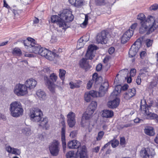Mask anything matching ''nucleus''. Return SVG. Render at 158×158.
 <instances>
[{
  "label": "nucleus",
  "mask_w": 158,
  "mask_h": 158,
  "mask_svg": "<svg viewBox=\"0 0 158 158\" xmlns=\"http://www.w3.org/2000/svg\"><path fill=\"white\" fill-rule=\"evenodd\" d=\"M137 19L140 21L139 31L141 34L146 32V34H149L158 27V18L156 19L153 16H149L146 19L144 14L140 13L138 15Z\"/></svg>",
  "instance_id": "obj_1"
},
{
  "label": "nucleus",
  "mask_w": 158,
  "mask_h": 158,
  "mask_svg": "<svg viewBox=\"0 0 158 158\" xmlns=\"http://www.w3.org/2000/svg\"><path fill=\"white\" fill-rule=\"evenodd\" d=\"M74 19L72 12L68 10H64L60 15H52L51 17L52 23H56L62 29L67 28L66 23L71 22Z\"/></svg>",
  "instance_id": "obj_2"
},
{
  "label": "nucleus",
  "mask_w": 158,
  "mask_h": 158,
  "mask_svg": "<svg viewBox=\"0 0 158 158\" xmlns=\"http://www.w3.org/2000/svg\"><path fill=\"white\" fill-rule=\"evenodd\" d=\"M147 104L145 100L141 101L140 103V109L142 113L145 115V118L146 119L156 120L158 115L154 113L149 112L148 108L152 107L158 108V103L153 101H152L149 105L146 106Z\"/></svg>",
  "instance_id": "obj_3"
},
{
  "label": "nucleus",
  "mask_w": 158,
  "mask_h": 158,
  "mask_svg": "<svg viewBox=\"0 0 158 158\" xmlns=\"http://www.w3.org/2000/svg\"><path fill=\"white\" fill-rule=\"evenodd\" d=\"M97 49V47L95 45H89L85 55L86 59L82 58L80 62V65L81 67L85 69L89 68V65L87 60L92 59L94 57L95 51Z\"/></svg>",
  "instance_id": "obj_4"
},
{
  "label": "nucleus",
  "mask_w": 158,
  "mask_h": 158,
  "mask_svg": "<svg viewBox=\"0 0 158 158\" xmlns=\"http://www.w3.org/2000/svg\"><path fill=\"white\" fill-rule=\"evenodd\" d=\"M10 115L14 117H18L23 115V110L21 103L19 101L12 102L10 105Z\"/></svg>",
  "instance_id": "obj_5"
},
{
  "label": "nucleus",
  "mask_w": 158,
  "mask_h": 158,
  "mask_svg": "<svg viewBox=\"0 0 158 158\" xmlns=\"http://www.w3.org/2000/svg\"><path fill=\"white\" fill-rule=\"evenodd\" d=\"M93 114V112L87 110L84 113L81 118V125L82 127H85L87 126L89 128V132H90L93 127V125L90 124L88 123V120L89 119L92 117Z\"/></svg>",
  "instance_id": "obj_6"
},
{
  "label": "nucleus",
  "mask_w": 158,
  "mask_h": 158,
  "mask_svg": "<svg viewBox=\"0 0 158 158\" xmlns=\"http://www.w3.org/2000/svg\"><path fill=\"white\" fill-rule=\"evenodd\" d=\"M118 86H117L115 88L114 90L111 93L110 96L115 98L113 100L109 101L107 103L108 106L110 108H116L119 105L120 102L119 98H116L120 93L118 89H117ZM118 87L120 86H118Z\"/></svg>",
  "instance_id": "obj_7"
},
{
  "label": "nucleus",
  "mask_w": 158,
  "mask_h": 158,
  "mask_svg": "<svg viewBox=\"0 0 158 158\" xmlns=\"http://www.w3.org/2000/svg\"><path fill=\"white\" fill-rule=\"evenodd\" d=\"M13 92L17 96H23L28 93L27 87L25 85L18 83L14 87Z\"/></svg>",
  "instance_id": "obj_8"
},
{
  "label": "nucleus",
  "mask_w": 158,
  "mask_h": 158,
  "mask_svg": "<svg viewBox=\"0 0 158 158\" xmlns=\"http://www.w3.org/2000/svg\"><path fill=\"white\" fill-rule=\"evenodd\" d=\"M50 79L52 82L47 77V76H44V80L46 81V84L48 86L49 90L52 92L53 93L55 91V85L53 82H56V81L57 77L56 74L53 73H52L50 76Z\"/></svg>",
  "instance_id": "obj_9"
},
{
  "label": "nucleus",
  "mask_w": 158,
  "mask_h": 158,
  "mask_svg": "<svg viewBox=\"0 0 158 158\" xmlns=\"http://www.w3.org/2000/svg\"><path fill=\"white\" fill-rule=\"evenodd\" d=\"M60 143L59 142L56 140H54L49 144L48 149L50 153L53 156H57L60 151Z\"/></svg>",
  "instance_id": "obj_10"
},
{
  "label": "nucleus",
  "mask_w": 158,
  "mask_h": 158,
  "mask_svg": "<svg viewBox=\"0 0 158 158\" xmlns=\"http://www.w3.org/2000/svg\"><path fill=\"white\" fill-rule=\"evenodd\" d=\"M39 55L45 57L50 60H53L55 58L57 57L58 55L49 51L47 49L43 48H41L39 50Z\"/></svg>",
  "instance_id": "obj_11"
},
{
  "label": "nucleus",
  "mask_w": 158,
  "mask_h": 158,
  "mask_svg": "<svg viewBox=\"0 0 158 158\" xmlns=\"http://www.w3.org/2000/svg\"><path fill=\"white\" fill-rule=\"evenodd\" d=\"M43 114L41 110L38 108H34L31 112V119L34 122H38L42 119Z\"/></svg>",
  "instance_id": "obj_12"
},
{
  "label": "nucleus",
  "mask_w": 158,
  "mask_h": 158,
  "mask_svg": "<svg viewBox=\"0 0 158 158\" xmlns=\"http://www.w3.org/2000/svg\"><path fill=\"white\" fill-rule=\"evenodd\" d=\"M155 155L154 150L148 148H143L140 152V155L142 158H153Z\"/></svg>",
  "instance_id": "obj_13"
},
{
  "label": "nucleus",
  "mask_w": 158,
  "mask_h": 158,
  "mask_svg": "<svg viewBox=\"0 0 158 158\" xmlns=\"http://www.w3.org/2000/svg\"><path fill=\"white\" fill-rule=\"evenodd\" d=\"M141 44V42L140 39H138L131 46L129 52V56L130 57H133L135 56L138 51V46Z\"/></svg>",
  "instance_id": "obj_14"
},
{
  "label": "nucleus",
  "mask_w": 158,
  "mask_h": 158,
  "mask_svg": "<svg viewBox=\"0 0 158 158\" xmlns=\"http://www.w3.org/2000/svg\"><path fill=\"white\" fill-rule=\"evenodd\" d=\"M106 33L104 31L98 33L97 36L96 41L98 43L104 44L106 43Z\"/></svg>",
  "instance_id": "obj_15"
},
{
  "label": "nucleus",
  "mask_w": 158,
  "mask_h": 158,
  "mask_svg": "<svg viewBox=\"0 0 158 158\" xmlns=\"http://www.w3.org/2000/svg\"><path fill=\"white\" fill-rule=\"evenodd\" d=\"M61 123L63 127L61 128V140L62 142L63 148L64 150H65L66 144L65 140V132L66 126L65 124L64 121L61 122Z\"/></svg>",
  "instance_id": "obj_16"
},
{
  "label": "nucleus",
  "mask_w": 158,
  "mask_h": 158,
  "mask_svg": "<svg viewBox=\"0 0 158 158\" xmlns=\"http://www.w3.org/2000/svg\"><path fill=\"white\" fill-rule=\"evenodd\" d=\"M99 79V78L98 77V74L96 73H94L92 79L89 81L87 84V89H90L94 83H95L97 85L100 83V81Z\"/></svg>",
  "instance_id": "obj_17"
},
{
  "label": "nucleus",
  "mask_w": 158,
  "mask_h": 158,
  "mask_svg": "<svg viewBox=\"0 0 158 158\" xmlns=\"http://www.w3.org/2000/svg\"><path fill=\"white\" fill-rule=\"evenodd\" d=\"M133 35V31L127 30L123 35L121 38V42L123 44H125L130 39Z\"/></svg>",
  "instance_id": "obj_18"
},
{
  "label": "nucleus",
  "mask_w": 158,
  "mask_h": 158,
  "mask_svg": "<svg viewBox=\"0 0 158 158\" xmlns=\"http://www.w3.org/2000/svg\"><path fill=\"white\" fill-rule=\"evenodd\" d=\"M37 84L36 81L32 78L27 79L26 81L25 85L27 88L30 89H34Z\"/></svg>",
  "instance_id": "obj_19"
},
{
  "label": "nucleus",
  "mask_w": 158,
  "mask_h": 158,
  "mask_svg": "<svg viewBox=\"0 0 158 158\" xmlns=\"http://www.w3.org/2000/svg\"><path fill=\"white\" fill-rule=\"evenodd\" d=\"M80 145V142L76 140L70 141L68 143V147L69 149L79 148Z\"/></svg>",
  "instance_id": "obj_20"
},
{
  "label": "nucleus",
  "mask_w": 158,
  "mask_h": 158,
  "mask_svg": "<svg viewBox=\"0 0 158 158\" xmlns=\"http://www.w3.org/2000/svg\"><path fill=\"white\" fill-rule=\"evenodd\" d=\"M6 150L9 153H11L15 155H19L21 152L20 150L11 147L10 145L6 146L5 148Z\"/></svg>",
  "instance_id": "obj_21"
},
{
  "label": "nucleus",
  "mask_w": 158,
  "mask_h": 158,
  "mask_svg": "<svg viewBox=\"0 0 158 158\" xmlns=\"http://www.w3.org/2000/svg\"><path fill=\"white\" fill-rule=\"evenodd\" d=\"M23 44L25 46L27 47V48L29 51L34 46L35 40L32 38L28 37L24 41Z\"/></svg>",
  "instance_id": "obj_22"
},
{
  "label": "nucleus",
  "mask_w": 158,
  "mask_h": 158,
  "mask_svg": "<svg viewBox=\"0 0 158 158\" xmlns=\"http://www.w3.org/2000/svg\"><path fill=\"white\" fill-rule=\"evenodd\" d=\"M135 88L129 89L124 94V98L126 100H129L135 95Z\"/></svg>",
  "instance_id": "obj_23"
},
{
  "label": "nucleus",
  "mask_w": 158,
  "mask_h": 158,
  "mask_svg": "<svg viewBox=\"0 0 158 158\" xmlns=\"http://www.w3.org/2000/svg\"><path fill=\"white\" fill-rule=\"evenodd\" d=\"M39 122V126L43 128L47 129L49 127V125L48 123V120L47 117L43 118Z\"/></svg>",
  "instance_id": "obj_24"
},
{
  "label": "nucleus",
  "mask_w": 158,
  "mask_h": 158,
  "mask_svg": "<svg viewBox=\"0 0 158 158\" xmlns=\"http://www.w3.org/2000/svg\"><path fill=\"white\" fill-rule=\"evenodd\" d=\"M69 1L72 5L77 7L82 6L84 3L83 0H69Z\"/></svg>",
  "instance_id": "obj_25"
},
{
  "label": "nucleus",
  "mask_w": 158,
  "mask_h": 158,
  "mask_svg": "<svg viewBox=\"0 0 158 158\" xmlns=\"http://www.w3.org/2000/svg\"><path fill=\"white\" fill-rule=\"evenodd\" d=\"M86 147L85 146H83L81 150L80 151L79 149H78L77 154L79 155V158H86Z\"/></svg>",
  "instance_id": "obj_26"
},
{
  "label": "nucleus",
  "mask_w": 158,
  "mask_h": 158,
  "mask_svg": "<svg viewBox=\"0 0 158 158\" xmlns=\"http://www.w3.org/2000/svg\"><path fill=\"white\" fill-rule=\"evenodd\" d=\"M109 85L107 82H105L99 88V91L101 92L103 96L107 90Z\"/></svg>",
  "instance_id": "obj_27"
},
{
  "label": "nucleus",
  "mask_w": 158,
  "mask_h": 158,
  "mask_svg": "<svg viewBox=\"0 0 158 158\" xmlns=\"http://www.w3.org/2000/svg\"><path fill=\"white\" fill-rule=\"evenodd\" d=\"M114 115V112L111 110H105L103 111L102 116L106 118H111Z\"/></svg>",
  "instance_id": "obj_28"
},
{
  "label": "nucleus",
  "mask_w": 158,
  "mask_h": 158,
  "mask_svg": "<svg viewBox=\"0 0 158 158\" xmlns=\"http://www.w3.org/2000/svg\"><path fill=\"white\" fill-rule=\"evenodd\" d=\"M36 94L37 96L41 100H43L46 99V95L45 92L41 89H39L37 91Z\"/></svg>",
  "instance_id": "obj_29"
},
{
  "label": "nucleus",
  "mask_w": 158,
  "mask_h": 158,
  "mask_svg": "<svg viewBox=\"0 0 158 158\" xmlns=\"http://www.w3.org/2000/svg\"><path fill=\"white\" fill-rule=\"evenodd\" d=\"M88 92L90 95L91 97L93 98L102 97L103 96L100 91L99 92H98L95 90H92Z\"/></svg>",
  "instance_id": "obj_30"
},
{
  "label": "nucleus",
  "mask_w": 158,
  "mask_h": 158,
  "mask_svg": "<svg viewBox=\"0 0 158 158\" xmlns=\"http://www.w3.org/2000/svg\"><path fill=\"white\" fill-rule=\"evenodd\" d=\"M40 46L37 44H35L29 50L31 52H33L35 54H38L39 52V50L40 49Z\"/></svg>",
  "instance_id": "obj_31"
},
{
  "label": "nucleus",
  "mask_w": 158,
  "mask_h": 158,
  "mask_svg": "<svg viewBox=\"0 0 158 158\" xmlns=\"http://www.w3.org/2000/svg\"><path fill=\"white\" fill-rule=\"evenodd\" d=\"M97 106V103L95 101H92L89 106L87 110L94 113V111L96 109Z\"/></svg>",
  "instance_id": "obj_32"
},
{
  "label": "nucleus",
  "mask_w": 158,
  "mask_h": 158,
  "mask_svg": "<svg viewBox=\"0 0 158 158\" xmlns=\"http://www.w3.org/2000/svg\"><path fill=\"white\" fill-rule=\"evenodd\" d=\"M145 133L147 135L152 136L154 135L155 133L152 127H148L146 128L144 130Z\"/></svg>",
  "instance_id": "obj_33"
},
{
  "label": "nucleus",
  "mask_w": 158,
  "mask_h": 158,
  "mask_svg": "<svg viewBox=\"0 0 158 158\" xmlns=\"http://www.w3.org/2000/svg\"><path fill=\"white\" fill-rule=\"evenodd\" d=\"M22 133L27 136H28L31 135V131L30 127L27 126L23 128L22 130Z\"/></svg>",
  "instance_id": "obj_34"
},
{
  "label": "nucleus",
  "mask_w": 158,
  "mask_h": 158,
  "mask_svg": "<svg viewBox=\"0 0 158 158\" xmlns=\"http://www.w3.org/2000/svg\"><path fill=\"white\" fill-rule=\"evenodd\" d=\"M75 114L73 112H69L67 115V120H75Z\"/></svg>",
  "instance_id": "obj_35"
},
{
  "label": "nucleus",
  "mask_w": 158,
  "mask_h": 158,
  "mask_svg": "<svg viewBox=\"0 0 158 158\" xmlns=\"http://www.w3.org/2000/svg\"><path fill=\"white\" fill-rule=\"evenodd\" d=\"M111 146L113 148H115L117 147L119 144V141L116 139H113L110 141Z\"/></svg>",
  "instance_id": "obj_36"
},
{
  "label": "nucleus",
  "mask_w": 158,
  "mask_h": 158,
  "mask_svg": "<svg viewBox=\"0 0 158 158\" xmlns=\"http://www.w3.org/2000/svg\"><path fill=\"white\" fill-rule=\"evenodd\" d=\"M66 73L65 70L63 69H60L59 70V77L62 80H64L65 78V75Z\"/></svg>",
  "instance_id": "obj_37"
},
{
  "label": "nucleus",
  "mask_w": 158,
  "mask_h": 158,
  "mask_svg": "<svg viewBox=\"0 0 158 158\" xmlns=\"http://www.w3.org/2000/svg\"><path fill=\"white\" fill-rule=\"evenodd\" d=\"M91 96L88 92H86L84 95V98L85 100L87 102H89L91 99Z\"/></svg>",
  "instance_id": "obj_38"
},
{
  "label": "nucleus",
  "mask_w": 158,
  "mask_h": 158,
  "mask_svg": "<svg viewBox=\"0 0 158 158\" xmlns=\"http://www.w3.org/2000/svg\"><path fill=\"white\" fill-rule=\"evenodd\" d=\"M104 134V132L103 131H99L98 134L96 139L97 141H99L103 137Z\"/></svg>",
  "instance_id": "obj_39"
},
{
  "label": "nucleus",
  "mask_w": 158,
  "mask_h": 158,
  "mask_svg": "<svg viewBox=\"0 0 158 158\" xmlns=\"http://www.w3.org/2000/svg\"><path fill=\"white\" fill-rule=\"evenodd\" d=\"M68 125L70 127H73L75 125L76 122L75 120H67Z\"/></svg>",
  "instance_id": "obj_40"
},
{
  "label": "nucleus",
  "mask_w": 158,
  "mask_h": 158,
  "mask_svg": "<svg viewBox=\"0 0 158 158\" xmlns=\"http://www.w3.org/2000/svg\"><path fill=\"white\" fill-rule=\"evenodd\" d=\"M13 53L14 55L19 56L21 55L22 52L20 49L18 48H15L13 50Z\"/></svg>",
  "instance_id": "obj_41"
},
{
  "label": "nucleus",
  "mask_w": 158,
  "mask_h": 158,
  "mask_svg": "<svg viewBox=\"0 0 158 158\" xmlns=\"http://www.w3.org/2000/svg\"><path fill=\"white\" fill-rule=\"evenodd\" d=\"M88 16L87 15L85 16V19L83 23L81 24V27L82 28L85 27L88 23Z\"/></svg>",
  "instance_id": "obj_42"
},
{
  "label": "nucleus",
  "mask_w": 158,
  "mask_h": 158,
  "mask_svg": "<svg viewBox=\"0 0 158 158\" xmlns=\"http://www.w3.org/2000/svg\"><path fill=\"white\" fill-rule=\"evenodd\" d=\"M69 85L70 86V88L71 89H73L75 88H78L79 86L77 85L76 82L74 83L73 81H71L69 82Z\"/></svg>",
  "instance_id": "obj_43"
},
{
  "label": "nucleus",
  "mask_w": 158,
  "mask_h": 158,
  "mask_svg": "<svg viewBox=\"0 0 158 158\" xmlns=\"http://www.w3.org/2000/svg\"><path fill=\"white\" fill-rule=\"evenodd\" d=\"M42 73L43 74H49L50 73V70L47 67H45L42 70Z\"/></svg>",
  "instance_id": "obj_44"
},
{
  "label": "nucleus",
  "mask_w": 158,
  "mask_h": 158,
  "mask_svg": "<svg viewBox=\"0 0 158 158\" xmlns=\"http://www.w3.org/2000/svg\"><path fill=\"white\" fill-rule=\"evenodd\" d=\"M74 154V152L73 151H70L67 153L66 154L67 158H70L73 156Z\"/></svg>",
  "instance_id": "obj_45"
},
{
  "label": "nucleus",
  "mask_w": 158,
  "mask_h": 158,
  "mask_svg": "<svg viewBox=\"0 0 158 158\" xmlns=\"http://www.w3.org/2000/svg\"><path fill=\"white\" fill-rule=\"evenodd\" d=\"M146 43L147 46L148 47H149L152 46L153 43V40L150 39H147L146 40Z\"/></svg>",
  "instance_id": "obj_46"
},
{
  "label": "nucleus",
  "mask_w": 158,
  "mask_h": 158,
  "mask_svg": "<svg viewBox=\"0 0 158 158\" xmlns=\"http://www.w3.org/2000/svg\"><path fill=\"white\" fill-rule=\"evenodd\" d=\"M136 73V70L135 69H131L130 71V75L131 77L134 76Z\"/></svg>",
  "instance_id": "obj_47"
},
{
  "label": "nucleus",
  "mask_w": 158,
  "mask_h": 158,
  "mask_svg": "<svg viewBox=\"0 0 158 158\" xmlns=\"http://www.w3.org/2000/svg\"><path fill=\"white\" fill-rule=\"evenodd\" d=\"M158 8V5L157 4H154L150 8L151 10H155Z\"/></svg>",
  "instance_id": "obj_48"
},
{
  "label": "nucleus",
  "mask_w": 158,
  "mask_h": 158,
  "mask_svg": "<svg viewBox=\"0 0 158 158\" xmlns=\"http://www.w3.org/2000/svg\"><path fill=\"white\" fill-rule=\"evenodd\" d=\"M146 72L145 71H143H143H141L139 76H140V77L143 79L146 77Z\"/></svg>",
  "instance_id": "obj_49"
},
{
  "label": "nucleus",
  "mask_w": 158,
  "mask_h": 158,
  "mask_svg": "<svg viewBox=\"0 0 158 158\" xmlns=\"http://www.w3.org/2000/svg\"><path fill=\"white\" fill-rule=\"evenodd\" d=\"M125 142L126 141L125 138L124 137H121L120 139V144L123 147L125 145Z\"/></svg>",
  "instance_id": "obj_50"
},
{
  "label": "nucleus",
  "mask_w": 158,
  "mask_h": 158,
  "mask_svg": "<svg viewBox=\"0 0 158 158\" xmlns=\"http://www.w3.org/2000/svg\"><path fill=\"white\" fill-rule=\"evenodd\" d=\"M84 43H77V48L79 49L83 47L84 45Z\"/></svg>",
  "instance_id": "obj_51"
},
{
  "label": "nucleus",
  "mask_w": 158,
  "mask_h": 158,
  "mask_svg": "<svg viewBox=\"0 0 158 158\" xmlns=\"http://www.w3.org/2000/svg\"><path fill=\"white\" fill-rule=\"evenodd\" d=\"M96 4L98 5H101L104 3V0H95Z\"/></svg>",
  "instance_id": "obj_52"
},
{
  "label": "nucleus",
  "mask_w": 158,
  "mask_h": 158,
  "mask_svg": "<svg viewBox=\"0 0 158 158\" xmlns=\"http://www.w3.org/2000/svg\"><path fill=\"white\" fill-rule=\"evenodd\" d=\"M136 83L138 85H139L140 84L141 82V78L140 77V76L139 75L137 77V78L136 80Z\"/></svg>",
  "instance_id": "obj_53"
},
{
  "label": "nucleus",
  "mask_w": 158,
  "mask_h": 158,
  "mask_svg": "<svg viewBox=\"0 0 158 158\" xmlns=\"http://www.w3.org/2000/svg\"><path fill=\"white\" fill-rule=\"evenodd\" d=\"M77 135V132L76 131H72L70 134V137L74 138Z\"/></svg>",
  "instance_id": "obj_54"
},
{
  "label": "nucleus",
  "mask_w": 158,
  "mask_h": 158,
  "mask_svg": "<svg viewBox=\"0 0 158 158\" xmlns=\"http://www.w3.org/2000/svg\"><path fill=\"white\" fill-rule=\"evenodd\" d=\"M57 41V39L56 36L53 35L50 41L52 43H54Z\"/></svg>",
  "instance_id": "obj_55"
},
{
  "label": "nucleus",
  "mask_w": 158,
  "mask_h": 158,
  "mask_svg": "<svg viewBox=\"0 0 158 158\" xmlns=\"http://www.w3.org/2000/svg\"><path fill=\"white\" fill-rule=\"evenodd\" d=\"M128 71L127 69H125L123 70H122L120 71L119 72V73L120 74H124L125 73L126 74H128Z\"/></svg>",
  "instance_id": "obj_56"
},
{
  "label": "nucleus",
  "mask_w": 158,
  "mask_h": 158,
  "mask_svg": "<svg viewBox=\"0 0 158 158\" xmlns=\"http://www.w3.org/2000/svg\"><path fill=\"white\" fill-rule=\"evenodd\" d=\"M115 49L114 48L111 47L109 48L108 50V53L110 54H113L114 52Z\"/></svg>",
  "instance_id": "obj_57"
},
{
  "label": "nucleus",
  "mask_w": 158,
  "mask_h": 158,
  "mask_svg": "<svg viewBox=\"0 0 158 158\" xmlns=\"http://www.w3.org/2000/svg\"><path fill=\"white\" fill-rule=\"evenodd\" d=\"M137 23H135L133 24L130 27V28L131 29V30L129 29V30H132L133 31V32L134 31V29L137 26Z\"/></svg>",
  "instance_id": "obj_58"
},
{
  "label": "nucleus",
  "mask_w": 158,
  "mask_h": 158,
  "mask_svg": "<svg viewBox=\"0 0 158 158\" xmlns=\"http://www.w3.org/2000/svg\"><path fill=\"white\" fill-rule=\"evenodd\" d=\"M128 88V85L127 84H125L121 87L120 89L121 90H127Z\"/></svg>",
  "instance_id": "obj_59"
},
{
  "label": "nucleus",
  "mask_w": 158,
  "mask_h": 158,
  "mask_svg": "<svg viewBox=\"0 0 158 158\" xmlns=\"http://www.w3.org/2000/svg\"><path fill=\"white\" fill-rule=\"evenodd\" d=\"M146 54V52L144 51L141 52L140 54V57L142 58H143L145 56Z\"/></svg>",
  "instance_id": "obj_60"
},
{
  "label": "nucleus",
  "mask_w": 158,
  "mask_h": 158,
  "mask_svg": "<svg viewBox=\"0 0 158 158\" xmlns=\"http://www.w3.org/2000/svg\"><path fill=\"white\" fill-rule=\"evenodd\" d=\"M96 70L98 71H99L101 70L102 69V65L101 64H98L96 67Z\"/></svg>",
  "instance_id": "obj_61"
},
{
  "label": "nucleus",
  "mask_w": 158,
  "mask_h": 158,
  "mask_svg": "<svg viewBox=\"0 0 158 158\" xmlns=\"http://www.w3.org/2000/svg\"><path fill=\"white\" fill-rule=\"evenodd\" d=\"M100 149V147L98 146H97V147L94 148L93 149V152H94L96 153H97L99 151Z\"/></svg>",
  "instance_id": "obj_62"
},
{
  "label": "nucleus",
  "mask_w": 158,
  "mask_h": 158,
  "mask_svg": "<svg viewBox=\"0 0 158 158\" xmlns=\"http://www.w3.org/2000/svg\"><path fill=\"white\" fill-rule=\"evenodd\" d=\"M3 6L4 7L7 8H9L10 7V6L8 5V4L6 3V0H3Z\"/></svg>",
  "instance_id": "obj_63"
},
{
  "label": "nucleus",
  "mask_w": 158,
  "mask_h": 158,
  "mask_svg": "<svg viewBox=\"0 0 158 158\" xmlns=\"http://www.w3.org/2000/svg\"><path fill=\"white\" fill-rule=\"evenodd\" d=\"M84 37H82V38H80L78 40V41L77 42V43H85L87 41V40H84L83 39V38Z\"/></svg>",
  "instance_id": "obj_64"
}]
</instances>
